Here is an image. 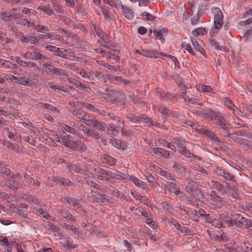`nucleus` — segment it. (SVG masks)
<instances>
[{"label": "nucleus", "mask_w": 252, "mask_h": 252, "mask_svg": "<svg viewBox=\"0 0 252 252\" xmlns=\"http://www.w3.org/2000/svg\"><path fill=\"white\" fill-rule=\"evenodd\" d=\"M210 43L212 47H214L216 50H222L224 49V47L223 46H220L219 43L214 39L210 40Z\"/></svg>", "instance_id": "nucleus-45"}, {"label": "nucleus", "mask_w": 252, "mask_h": 252, "mask_svg": "<svg viewBox=\"0 0 252 252\" xmlns=\"http://www.w3.org/2000/svg\"><path fill=\"white\" fill-rule=\"evenodd\" d=\"M159 96L160 99L163 101H172L175 99L176 98L175 95H173L169 93L164 92L160 93Z\"/></svg>", "instance_id": "nucleus-23"}, {"label": "nucleus", "mask_w": 252, "mask_h": 252, "mask_svg": "<svg viewBox=\"0 0 252 252\" xmlns=\"http://www.w3.org/2000/svg\"><path fill=\"white\" fill-rule=\"evenodd\" d=\"M64 246L65 248L69 250L76 248L77 247V245L73 243L72 241L66 240L64 242Z\"/></svg>", "instance_id": "nucleus-51"}, {"label": "nucleus", "mask_w": 252, "mask_h": 252, "mask_svg": "<svg viewBox=\"0 0 252 252\" xmlns=\"http://www.w3.org/2000/svg\"><path fill=\"white\" fill-rule=\"evenodd\" d=\"M64 199L67 203H68L71 206H77L78 208L81 207L79 203V200L78 199L74 198L72 197H66Z\"/></svg>", "instance_id": "nucleus-29"}, {"label": "nucleus", "mask_w": 252, "mask_h": 252, "mask_svg": "<svg viewBox=\"0 0 252 252\" xmlns=\"http://www.w3.org/2000/svg\"><path fill=\"white\" fill-rule=\"evenodd\" d=\"M210 185L216 189L222 191L223 193H226L227 191L224 187V185L221 184L219 182L212 180L209 182Z\"/></svg>", "instance_id": "nucleus-19"}, {"label": "nucleus", "mask_w": 252, "mask_h": 252, "mask_svg": "<svg viewBox=\"0 0 252 252\" xmlns=\"http://www.w3.org/2000/svg\"><path fill=\"white\" fill-rule=\"evenodd\" d=\"M129 178L126 179V180L132 181L134 183V184L138 187L141 188L143 189H145L146 188L147 185L145 182H143L138 180L137 178L134 177H132L129 175Z\"/></svg>", "instance_id": "nucleus-22"}, {"label": "nucleus", "mask_w": 252, "mask_h": 252, "mask_svg": "<svg viewBox=\"0 0 252 252\" xmlns=\"http://www.w3.org/2000/svg\"><path fill=\"white\" fill-rule=\"evenodd\" d=\"M93 77L94 79V77L97 78L98 80H102L103 79L104 75L100 72L97 71H93Z\"/></svg>", "instance_id": "nucleus-59"}, {"label": "nucleus", "mask_w": 252, "mask_h": 252, "mask_svg": "<svg viewBox=\"0 0 252 252\" xmlns=\"http://www.w3.org/2000/svg\"><path fill=\"white\" fill-rule=\"evenodd\" d=\"M158 111L164 116L167 117L172 114V111H170L168 108L160 107H158Z\"/></svg>", "instance_id": "nucleus-46"}, {"label": "nucleus", "mask_w": 252, "mask_h": 252, "mask_svg": "<svg viewBox=\"0 0 252 252\" xmlns=\"http://www.w3.org/2000/svg\"><path fill=\"white\" fill-rule=\"evenodd\" d=\"M38 9L42 11L48 15H51L53 14V10L49 7L41 5L38 7Z\"/></svg>", "instance_id": "nucleus-43"}, {"label": "nucleus", "mask_w": 252, "mask_h": 252, "mask_svg": "<svg viewBox=\"0 0 252 252\" xmlns=\"http://www.w3.org/2000/svg\"><path fill=\"white\" fill-rule=\"evenodd\" d=\"M237 224L239 228H248L252 227V221L250 219L246 218L244 222H238Z\"/></svg>", "instance_id": "nucleus-34"}, {"label": "nucleus", "mask_w": 252, "mask_h": 252, "mask_svg": "<svg viewBox=\"0 0 252 252\" xmlns=\"http://www.w3.org/2000/svg\"><path fill=\"white\" fill-rule=\"evenodd\" d=\"M64 227L66 229L72 231L75 235L79 236L81 234L79 229L74 225H70L68 224L64 223Z\"/></svg>", "instance_id": "nucleus-39"}, {"label": "nucleus", "mask_w": 252, "mask_h": 252, "mask_svg": "<svg viewBox=\"0 0 252 252\" xmlns=\"http://www.w3.org/2000/svg\"><path fill=\"white\" fill-rule=\"evenodd\" d=\"M206 32V30L205 28L200 27L196 29L192 32V34L195 36H197L199 35H204V33Z\"/></svg>", "instance_id": "nucleus-47"}, {"label": "nucleus", "mask_w": 252, "mask_h": 252, "mask_svg": "<svg viewBox=\"0 0 252 252\" xmlns=\"http://www.w3.org/2000/svg\"><path fill=\"white\" fill-rule=\"evenodd\" d=\"M214 25L221 28L223 24V14L221 10L218 7L214 8Z\"/></svg>", "instance_id": "nucleus-6"}, {"label": "nucleus", "mask_w": 252, "mask_h": 252, "mask_svg": "<svg viewBox=\"0 0 252 252\" xmlns=\"http://www.w3.org/2000/svg\"><path fill=\"white\" fill-rule=\"evenodd\" d=\"M110 179H116L118 180H126V179L129 178V175L126 174H124L121 173L120 171H117L116 172H113L112 171H110Z\"/></svg>", "instance_id": "nucleus-15"}, {"label": "nucleus", "mask_w": 252, "mask_h": 252, "mask_svg": "<svg viewBox=\"0 0 252 252\" xmlns=\"http://www.w3.org/2000/svg\"><path fill=\"white\" fill-rule=\"evenodd\" d=\"M191 42L194 46V49L199 52H200L202 55H204L203 52H204L203 48L200 46L196 39L194 37L191 38Z\"/></svg>", "instance_id": "nucleus-36"}, {"label": "nucleus", "mask_w": 252, "mask_h": 252, "mask_svg": "<svg viewBox=\"0 0 252 252\" xmlns=\"http://www.w3.org/2000/svg\"><path fill=\"white\" fill-rule=\"evenodd\" d=\"M160 174L162 176L165 177L167 179H170L172 180H175V176H174L165 170H161L160 171Z\"/></svg>", "instance_id": "nucleus-48"}, {"label": "nucleus", "mask_w": 252, "mask_h": 252, "mask_svg": "<svg viewBox=\"0 0 252 252\" xmlns=\"http://www.w3.org/2000/svg\"><path fill=\"white\" fill-rule=\"evenodd\" d=\"M25 178L26 179V182L28 184L32 185L33 186L39 187L40 185V182L35 179L30 177L28 174H25L24 175Z\"/></svg>", "instance_id": "nucleus-31"}, {"label": "nucleus", "mask_w": 252, "mask_h": 252, "mask_svg": "<svg viewBox=\"0 0 252 252\" xmlns=\"http://www.w3.org/2000/svg\"><path fill=\"white\" fill-rule=\"evenodd\" d=\"M60 36L59 35H56L55 36L50 33L46 34H39L38 38L41 39L50 38L52 39H59Z\"/></svg>", "instance_id": "nucleus-37"}, {"label": "nucleus", "mask_w": 252, "mask_h": 252, "mask_svg": "<svg viewBox=\"0 0 252 252\" xmlns=\"http://www.w3.org/2000/svg\"><path fill=\"white\" fill-rule=\"evenodd\" d=\"M114 125L116 126V127L120 128V129L124 127V123L123 121L120 117L116 118V120L114 122Z\"/></svg>", "instance_id": "nucleus-52"}, {"label": "nucleus", "mask_w": 252, "mask_h": 252, "mask_svg": "<svg viewBox=\"0 0 252 252\" xmlns=\"http://www.w3.org/2000/svg\"><path fill=\"white\" fill-rule=\"evenodd\" d=\"M158 53L156 52L153 50H142L141 51V55L147 58H157V57L156 56V55Z\"/></svg>", "instance_id": "nucleus-35"}, {"label": "nucleus", "mask_w": 252, "mask_h": 252, "mask_svg": "<svg viewBox=\"0 0 252 252\" xmlns=\"http://www.w3.org/2000/svg\"><path fill=\"white\" fill-rule=\"evenodd\" d=\"M122 9L124 14L127 19H130L134 17V12L131 9L125 6H122Z\"/></svg>", "instance_id": "nucleus-32"}, {"label": "nucleus", "mask_w": 252, "mask_h": 252, "mask_svg": "<svg viewBox=\"0 0 252 252\" xmlns=\"http://www.w3.org/2000/svg\"><path fill=\"white\" fill-rule=\"evenodd\" d=\"M185 189L191 196L198 199L203 198L201 191L197 188H194L191 186H186Z\"/></svg>", "instance_id": "nucleus-7"}, {"label": "nucleus", "mask_w": 252, "mask_h": 252, "mask_svg": "<svg viewBox=\"0 0 252 252\" xmlns=\"http://www.w3.org/2000/svg\"><path fill=\"white\" fill-rule=\"evenodd\" d=\"M154 153L156 155L167 158L169 156V153L160 148H154L153 149Z\"/></svg>", "instance_id": "nucleus-28"}, {"label": "nucleus", "mask_w": 252, "mask_h": 252, "mask_svg": "<svg viewBox=\"0 0 252 252\" xmlns=\"http://www.w3.org/2000/svg\"><path fill=\"white\" fill-rule=\"evenodd\" d=\"M178 151L184 156L187 158H191L193 156V154H191L187 148L183 146V144L179 143L178 145Z\"/></svg>", "instance_id": "nucleus-21"}, {"label": "nucleus", "mask_w": 252, "mask_h": 252, "mask_svg": "<svg viewBox=\"0 0 252 252\" xmlns=\"http://www.w3.org/2000/svg\"><path fill=\"white\" fill-rule=\"evenodd\" d=\"M29 58L32 60H45L47 59L45 56L40 53L37 49H35L30 53Z\"/></svg>", "instance_id": "nucleus-14"}, {"label": "nucleus", "mask_w": 252, "mask_h": 252, "mask_svg": "<svg viewBox=\"0 0 252 252\" xmlns=\"http://www.w3.org/2000/svg\"><path fill=\"white\" fill-rule=\"evenodd\" d=\"M43 65L46 69L49 70V73L54 74V70L56 68L53 65L49 63H44Z\"/></svg>", "instance_id": "nucleus-64"}, {"label": "nucleus", "mask_w": 252, "mask_h": 252, "mask_svg": "<svg viewBox=\"0 0 252 252\" xmlns=\"http://www.w3.org/2000/svg\"><path fill=\"white\" fill-rule=\"evenodd\" d=\"M225 185L229 190L231 191L232 196L235 199H238L239 197V194L238 192L237 189L231 184L225 182Z\"/></svg>", "instance_id": "nucleus-26"}, {"label": "nucleus", "mask_w": 252, "mask_h": 252, "mask_svg": "<svg viewBox=\"0 0 252 252\" xmlns=\"http://www.w3.org/2000/svg\"><path fill=\"white\" fill-rule=\"evenodd\" d=\"M106 92H107V93L105 94L101 93L100 94L102 97L104 98L105 99L108 101L111 100V99H117L119 98L124 99H126V94L121 91L113 89L107 88Z\"/></svg>", "instance_id": "nucleus-3"}, {"label": "nucleus", "mask_w": 252, "mask_h": 252, "mask_svg": "<svg viewBox=\"0 0 252 252\" xmlns=\"http://www.w3.org/2000/svg\"><path fill=\"white\" fill-rule=\"evenodd\" d=\"M211 206L213 209L220 208L224 204V201L218 195H215L211 199Z\"/></svg>", "instance_id": "nucleus-13"}, {"label": "nucleus", "mask_w": 252, "mask_h": 252, "mask_svg": "<svg viewBox=\"0 0 252 252\" xmlns=\"http://www.w3.org/2000/svg\"><path fill=\"white\" fill-rule=\"evenodd\" d=\"M88 137H94L96 139H100L102 141L104 140V139L102 137V136L94 129H92L90 134Z\"/></svg>", "instance_id": "nucleus-41"}, {"label": "nucleus", "mask_w": 252, "mask_h": 252, "mask_svg": "<svg viewBox=\"0 0 252 252\" xmlns=\"http://www.w3.org/2000/svg\"><path fill=\"white\" fill-rule=\"evenodd\" d=\"M107 134L111 136H115L119 133L120 129L116 127L114 124H110L108 126H106Z\"/></svg>", "instance_id": "nucleus-16"}, {"label": "nucleus", "mask_w": 252, "mask_h": 252, "mask_svg": "<svg viewBox=\"0 0 252 252\" xmlns=\"http://www.w3.org/2000/svg\"><path fill=\"white\" fill-rule=\"evenodd\" d=\"M86 125L89 126H93L94 128L99 131L105 132L106 127L104 124L98 121L95 118L91 117L88 123H86Z\"/></svg>", "instance_id": "nucleus-4"}, {"label": "nucleus", "mask_w": 252, "mask_h": 252, "mask_svg": "<svg viewBox=\"0 0 252 252\" xmlns=\"http://www.w3.org/2000/svg\"><path fill=\"white\" fill-rule=\"evenodd\" d=\"M178 230L184 235H190L191 232L189 229L184 226H181L180 225V228H178Z\"/></svg>", "instance_id": "nucleus-58"}, {"label": "nucleus", "mask_w": 252, "mask_h": 252, "mask_svg": "<svg viewBox=\"0 0 252 252\" xmlns=\"http://www.w3.org/2000/svg\"><path fill=\"white\" fill-rule=\"evenodd\" d=\"M173 168L176 170V172L183 174L185 172V166L180 163H175L173 166Z\"/></svg>", "instance_id": "nucleus-42"}, {"label": "nucleus", "mask_w": 252, "mask_h": 252, "mask_svg": "<svg viewBox=\"0 0 252 252\" xmlns=\"http://www.w3.org/2000/svg\"><path fill=\"white\" fill-rule=\"evenodd\" d=\"M104 160H105L106 162H107L108 164L111 165H115L116 163V159L109 156H106L105 157Z\"/></svg>", "instance_id": "nucleus-57"}, {"label": "nucleus", "mask_w": 252, "mask_h": 252, "mask_svg": "<svg viewBox=\"0 0 252 252\" xmlns=\"http://www.w3.org/2000/svg\"><path fill=\"white\" fill-rule=\"evenodd\" d=\"M77 151H85L87 149V146L80 140L77 141L74 145V147L72 149Z\"/></svg>", "instance_id": "nucleus-30"}, {"label": "nucleus", "mask_w": 252, "mask_h": 252, "mask_svg": "<svg viewBox=\"0 0 252 252\" xmlns=\"http://www.w3.org/2000/svg\"><path fill=\"white\" fill-rule=\"evenodd\" d=\"M218 123L220 127L223 130H226L228 128V126L225 124L224 119L223 117H221L220 119H218Z\"/></svg>", "instance_id": "nucleus-60"}, {"label": "nucleus", "mask_w": 252, "mask_h": 252, "mask_svg": "<svg viewBox=\"0 0 252 252\" xmlns=\"http://www.w3.org/2000/svg\"><path fill=\"white\" fill-rule=\"evenodd\" d=\"M141 16L142 17L146 16V17L144 19V20L145 21H154L156 18V16H153L147 12H143L141 14Z\"/></svg>", "instance_id": "nucleus-44"}, {"label": "nucleus", "mask_w": 252, "mask_h": 252, "mask_svg": "<svg viewBox=\"0 0 252 252\" xmlns=\"http://www.w3.org/2000/svg\"><path fill=\"white\" fill-rule=\"evenodd\" d=\"M83 78H85L87 79L88 82H91V83H93V82L94 81V79L93 77V71L92 72H86L83 69L82 71H80L79 73Z\"/></svg>", "instance_id": "nucleus-27"}, {"label": "nucleus", "mask_w": 252, "mask_h": 252, "mask_svg": "<svg viewBox=\"0 0 252 252\" xmlns=\"http://www.w3.org/2000/svg\"><path fill=\"white\" fill-rule=\"evenodd\" d=\"M72 114L75 117L80 119V121H84V122H83V123L85 124L86 123H88L91 117L89 114L79 109L74 110Z\"/></svg>", "instance_id": "nucleus-9"}, {"label": "nucleus", "mask_w": 252, "mask_h": 252, "mask_svg": "<svg viewBox=\"0 0 252 252\" xmlns=\"http://www.w3.org/2000/svg\"><path fill=\"white\" fill-rule=\"evenodd\" d=\"M165 186L170 192L176 195H181L183 194V191L180 190V187L175 183L167 182Z\"/></svg>", "instance_id": "nucleus-11"}, {"label": "nucleus", "mask_w": 252, "mask_h": 252, "mask_svg": "<svg viewBox=\"0 0 252 252\" xmlns=\"http://www.w3.org/2000/svg\"><path fill=\"white\" fill-rule=\"evenodd\" d=\"M127 118L131 122L134 123L140 122V117H139V116H136L132 114H130L129 116H127Z\"/></svg>", "instance_id": "nucleus-61"}, {"label": "nucleus", "mask_w": 252, "mask_h": 252, "mask_svg": "<svg viewBox=\"0 0 252 252\" xmlns=\"http://www.w3.org/2000/svg\"><path fill=\"white\" fill-rule=\"evenodd\" d=\"M94 28L97 35L106 43H107L106 40L108 35L105 34L101 29H99V28H96L95 25H94Z\"/></svg>", "instance_id": "nucleus-33"}, {"label": "nucleus", "mask_w": 252, "mask_h": 252, "mask_svg": "<svg viewBox=\"0 0 252 252\" xmlns=\"http://www.w3.org/2000/svg\"><path fill=\"white\" fill-rule=\"evenodd\" d=\"M216 172L219 176L223 177L225 180L232 182H235V177L231 173H229L221 169H217Z\"/></svg>", "instance_id": "nucleus-12"}, {"label": "nucleus", "mask_w": 252, "mask_h": 252, "mask_svg": "<svg viewBox=\"0 0 252 252\" xmlns=\"http://www.w3.org/2000/svg\"><path fill=\"white\" fill-rule=\"evenodd\" d=\"M54 74L59 75L61 76H68V72L64 69L61 68H56L54 70Z\"/></svg>", "instance_id": "nucleus-50"}, {"label": "nucleus", "mask_w": 252, "mask_h": 252, "mask_svg": "<svg viewBox=\"0 0 252 252\" xmlns=\"http://www.w3.org/2000/svg\"><path fill=\"white\" fill-rule=\"evenodd\" d=\"M73 84L77 88L80 89L82 90H85L87 92L89 90H90V88L89 87H87L86 86H85L84 85H83L81 82L78 80H76V81L73 82Z\"/></svg>", "instance_id": "nucleus-49"}, {"label": "nucleus", "mask_w": 252, "mask_h": 252, "mask_svg": "<svg viewBox=\"0 0 252 252\" xmlns=\"http://www.w3.org/2000/svg\"><path fill=\"white\" fill-rule=\"evenodd\" d=\"M20 64L25 67L31 66L33 67H36L35 63L32 62H24L23 61H20Z\"/></svg>", "instance_id": "nucleus-54"}, {"label": "nucleus", "mask_w": 252, "mask_h": 252, "mask_svg": "<svg viewBox=\"0 0 252 252\" xmlns=\"http://www.w3.org/2000/svg\"><path fill=\"white\" fill-rule=\"evenodd\" d=\"M97 173L100 176V179L102 180L109 181L110 170H107L104 169H99L97 171Z\"/></svg>", "instance_id": "nucleus-20"}, {"label": "nucleus", "mask_w": 252, "mask_h": 252, "mask_svg": "<svg viewBox=\"0 0 252 252\" xmlns=\"http://www.w3.org/2000/svg\"><path fill=\"white\" fill-rule=\"evenodd\" d=\"M153 32L156 33L155 36L156 39H162V37L163 36V33H167V30L165 28H163L162 30L160 29L157 31H154Z\"/></svg>", "instance_id": "nucleus-38"}, {"label": "nucleus", "mask_w": 252, "mask_h": 252, "mask_svg": "<svg viewBox=\"0 0 252 252\" xmlns=\"http://www.w3.org/2000/svg\"><path fill=\"white\" fill-rule=\"evenodd\" d=\"M7 79H9L15 83L24 86H31L32 85L31 82L25 77H16L13 75L9 74Z\"/></svg>", "instance_id": "nucleus-10"}, {"label": "nucleus", "mask_w": 252, "mask_h": 252, "mask_svg": "<svg viewBox=\"0 0 252 252\" xmlns=\"http://www.w3.org/2000/svg\"><path fill=\"white\" fill-rule=\"evenodd\" d=\"M182 46L185 50H187L192 55H193V56L195 55L194 52L192 49V48L189 44L186 43H183Z\"/></svg>", "instance_id": "nucleus-56"}, {"label": "nucleus", "mask_w": 252, "mask_h": 252, "mask_svg": "<svg viewBox=\"0 0 252 252\" xmlns=\"http://www.w3.org/2000/svg\"><path fill=\"white\" fill-rule=\"evenodd\" d=\"M12 13H13V18L12 19H17L23 17V14L21 13V10L20 8H12Z\"/></svg>", "instance_id": "nucleus-40"}, {"label": "nucleus", "mask_w": 252, "mask_h": 252, "mask_svg": "<svg viewBox=\"0 0 252 252\" xmlns=\"http://www.w3.org/2000/svg\"><path fill=\"white\" fill-rule=\"evenodd\" d=\"M109 101L111 103L115 104L119 107H122L123 108H125V103H124V101L121 100H118V99H111V100Z\"/></svg>", "instance_id": "nucleus-53"}, {"label": "nucleus", "mask_w": 252, "mask_h": 252, "mask_svg": "<svg viewBox=\"0 0 252 252\" xmlns=\"http://www.w3.org/2000/svg\"><path fill=\"white\" fill-rule=\"evenodd\" d=\"M110 47H114L112 44L109 46L104 45L103 48H97L96 51L107 59L116 60L118 57L119 51L116 49H112Z\"/></svg>", "instance_id": "nucleus-2"}, {"label": "nucleus", "mask_w": 252, "mask_h": 252, "mask_svg": "<svg viewBox=\"0 0 252 252\" xmlns=\"http://www.w3.org/2000/svg\"><path fill=\"white\" fill-rule=\"evenodd\" d=\"M90 194L91 195L89 196V198L92 202L103 203L105 200V195L102 194L98 191L93 190L92 189L91 190Z\"/></svg>", "instance_id": "nucleus-8"}, {"label": "nucleus", "mask_w": 252, "mask_h": 252, "mask_svg": "<svg viewBox=\"0 0 252 252\" xmlns=\"http://www.w3.org/2000/svg\"><path fill=\"white\" fill-rule=\"evenodd\" d=\"M46 49H47L49 51H51L54 52H56L57 53H60V48H57L55 46L53 45H47L45 47Z\"/></svg>", "instance_id": "nucleus-63"}, {"label": "nucleus", "mask_w": 252, "mask_h": 252, "mask_svg": "<svg viewBox=\"0 0 252 252\" xmlns=\"http://www.w3.org/2000/svg\"><path fill=\"white\" fill-rule=\"evenodd\" d=\"M84 106L85 108H87L88 110L91 111L96 112L99 111L98 108L95 107L94 105L90 103H85L84 104Z\"/></svg>", "instance_id": "nucleus-62"}, {"label": "nucleus", "mask_w": 252, "mask_h": 252, "mask_svg": "<svg viewBox=\"0 0 252 252\" xmlns=\"http://www.w3.org/2000/svg\"><path fill=\"white\" fill-rule=\"evenodd\" d=\"M198 130L200 133L206 135L207 137L210 138L211 139H212V140L216 142H219L220 141V138L209 129L200 128L198 129Z\"/></svg>", "instance_id": "nucleus-17"}, {"label": "nucleus", "mask_w": 252, "mask_h": 252, "mask_svg": "<svg viewBox=\"0 0 252 252\" xmlns=\"http://www.w3.org/2000/svg\"><path fill=\"white\" fill-rule=\"evenodd\" d=\"M57 211L62 217L65 218L68 220H70L72 221L75 220V217L70 214L69 212H68L67 210H58Z\"/></svg>", "instance_id": "nucleus-24"}, {"label": "nucleus", "mask_w": 252, "mask_h": 252, "mask_svg": "<svg viewBox=\"0 0 252 252\" xmlns=\"http://www.w3.org/2000/svg\"><path fill=\"white\" fill-rule=\"evenodd\" d=\"M111 143L114 147L122 150H125L127 148L126 142L121 140H113L111 141Z\"/></svg>", "instance_id": "nucleus-18"}, {"label": "nucleus", "mask_w": 252, "mask_h": 252, "mask_svg": "<svg viewBox=\"0 0 252 252\" xmlns=\"http://www.w3.org/2000/svg\"><path fill=\"white\" fill-rule=\"evenodd\" d=\"M129 98L132 100L133 103L135 104L138 103L143 104L144 103V102L142 100H141L140 98L138 97L135 94H131L129 95Z\"/></svg>", "instance_id": "nucleus-55"}, {"label": "nucleus", "mask_w": 252, "mask_h": 252, "mask_svg": "<svg viewBox=\"0 0 252 252\" xmlns=\"http://www.w3.org/2000/svg\"><path fill=\"white\" fill-rule=\"evenodd\" d=\"M70 172L74 171L77 174L90 177L92 172L90 170V164L80 165L78 163L70 164L67 166Z\"/></svg>", "instance_id": "nucleus-1"}, {"label": "nucleus", "mask_w": 252, "mask_h": 252, "mask_svg": "<svg viewBox=\"0 0 252 252\" xmlns=\"http://www.w3.org/2000/svg\"><path fill=\"white\" fill-rule=\"evenodd\" d=\"M61 139L63 145L70 149H73L74 147V145L78 140V139L74 136L66 134L63 136Z\"/></svg>", "instance_id": "nucleus-5"}, {"label": "nucleus", "mask_w": 252, "mask_h": 252, "mask_svg": "<svg viewBox=\"0 0 252 252\" xmlns=\"http://www.w3.org/2000/svg\"><path fill=\"white\" fill-rule=\"evenodd\" d=\"M55 55L63 59L71 61H79L80 59L79 57H76L72 55L65 54L62 51H61L60 53L56 54Z\"/></svg>", "instance_id": "nucleus-25"}]
</instances>
